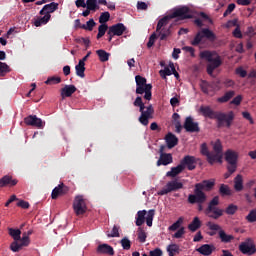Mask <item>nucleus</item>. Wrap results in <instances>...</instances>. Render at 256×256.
I'll return each instance as SVG.
<instances>
[{
  "label": "nucleus",
  "instance_id": "obj_19",
  "mask_svg": "<svg viewBox=\"0 0 256 256\" xmlns=\"http://www.w3.org/2000/svg\"><path fill=\"white\" fill-rule=\"evenodd\" d=\"M127 31V27L123 23H117L109 27V33L117 37H121Z\"/></svg>",
  "mask_w": 256,
  "mask_h": 256
},
{
  "label": "nucleus",
  "instance_id": "obj_62",
  "mask_svg": "<svg viewBox=\"0 0 256 256\" xmlns=\"http://www.w3.org/2000/svg\"><path fill=\"white\" fill-rule=\"evenodd\" d=\"M150 256H163V250H161L160 248H156L152 251L149 252Z\"/></svg>",
  "mask_w": 256,
  "mask_h": 256
},
{
  "label": "nucleus",
  "instance_id": "obj_27",
  "mask_svg": "<svg viewBox=\"0 0 256 256\" xmlns=\"http://www.w3.org/2000/svg\"><path fill=\"white\" fill-rule=\"evenodd\" d=\"M76 91L77 87H75V85H65V87L61 89V97L62 99H65V97H71Z\"/></svg>",
  "mask_w": 256,
  "mask_h": 256
},
{
  "label": "nucleus",
  "instance_id": "obj_38",
  "mask_svg": "<svg viewBox=\"0 0 256 256\" xmlns=\"http://www.w3.org/2000/svg\"><path fill=\"white\" fill-rule=\"evenodd\" d=\"M76 75L78 77H81V79H84L85 77V63L78 62V64L75 66Z\"/></svg>",
  "mask_w": 256,
  "mask_h": 256
},
{
  "label": "nucleus",
  "instance_id": "obj_54",
  "mask_svg": "<svg viewBox=\"0 0 256 256\" xmlns=\"http://www.w3.org/2000/svg\"><path fill=\"white\" fill-rule=\"evenodd\" d=\"M206 226L208 227V229H210V231H214L216 233H217V231H222L221 226L219 224H215L213 222H207Z\"/></svg>",
  "mask_w": 256,
  "mask_h": 256
},
{
  "label": "nucleus",
  "instance_id": "obj_12",
  "mask_svg": "<svg viewBox=\"0 0 256 256\" xmlns=\"http://www.w3.org/2000/svg\"><path fill=\"white\" fill-rule=\"evenodd\" d=\"M213 152L212 159H214L215 163H223V144H221V140H216L212 142Z\"/></svg>",
  "mask_w": 256,
  "mask_h": 256
},
{
  "label": "nucleus",
  "instance_id": "obj_24",
  "mask_svg": "<svg viewBox=\"0 0 256 256\" xmlns=\"http://www.w3.org/2000/svg\"><path fill=\"white\" fill-rule=\"evenodd\" d=\"M200 153H201V155L206 157L207 162L210 165H214L213 153L209 151V147L207 146V143H202L201 144Z\"/></svg>",
  "mask_w": 256,
  "mask_h": 256
},
{
  "label": "nucleus",
  "instance_id": "obj_30",
  "mask_svg": "<svg viewBox=\"0 0 256 256\" xmlns=\"http://www.w3.org/2000/svg\"><path fill=\"white\" fill-rule=\"evenodd\" d=\"M51 20V14H44L43 17H40L34 21L35 27H41V25H47Z\"/></svg>",
  "mask_w": 256,
  "mask_h": 256
},
{
  "label": "nucleus",
  "instance_id": "obj_50",
  "mask_svg": "<svg viewBox=\"0 0 256 256\" xmlns=\"http://www.w3.org/2000/svg\"><path fill=\"white\" fill-rule=\"evenodd\" d=\"M200 87L201 91L204 92L205 95H209V89H211L213 86L207 81H202Z\"/></svg>",
  "mask_w": 256,
  "mask_h": 256
},
{
  "label": "nucleus",
  "instance_id": "obj_33",
  "mask_svg": "<svg viewBox=\"0 0 256 256\" xmlns=\"http://www.w3.org/2000/svg\"><path fill=\"white\" fill-rule=\"evenodd\" d=\"M184 169L181 164H178L176 167H172L171 171L166 173V177H177L180 173H183Z\"/></svg>",
  "mask_w": 256,
  "mask_h": 256
},
{
  "label": "nucleus",
  "instance_id": "obj_18",
  "mask_svg": "<svg viewBox=\"0 0 256 256\" xmlns=\"http://www.w3.org/2000/svg\"><path fill=\"white\" fill-rule=\"evenodd\" d=\"M168 24H165L159 28V23L156 26V33H158L160 37V41H165L167 37L171 35V25L167 27Z\"/></svg>",
  "mask_w": 256,
  "mask_h": 256
},
{
  "label": "nucleus",
  "instance_id": "obj_6",
  "mask_svg": "<svg viewBox=\"0 0 256 256\" xmlns=\"http://www.w3.org/2000/svg\"><path fill=\"white\" fill-rule=\"evenodd\" d=\"M201 59H206L208 64L206 66V71L208 75L213 76V72L215 69H219L220 65H223V60H221V56L211 51H203L200 53Z\"/></svg>",
  "mask_w": 256,
  "mask_h": 256
},
{
  "label": "nucleus",
  "instance_id": "obj_15",
  "mask_svg": "<svg viewBox=\"0 0 256 256\" xmlns=\"http://www.w3.org/2000/svg\"><path fill=\"white\" fill-rule=\"evenodd\" d=\"M180 165L184 170L185 167H187L188 171H193L197 167V158H195V156L187 155L180 161Z\"/></svg>",
  "mask_w": 256,
  "mask_h": 256
},
{
  "label": "nucleus",
  "instance_id": "obj_60",
  "mask_svg": "<svg viewBox=\"0 0 256 256\" xmlns=\"http://www.w3.org/2000/svg\"><path fill=\"white\" fill-rule=\"evenodd\" d=\"M233 36L236 39H243V34L241 33V28H239V26H237L234 31H233Z\"/></svg>",
  "mask_w": 256,
  "mask_h": 256
},
{
  "label": "nucleus",
  "instance_id": "obj_48",
  "mask_svg": "<svg viewBox=\"0 0 256 256\" xmlns=\"http://www.w3.org/2000/svg\"><path fill=\"white\" fill-rule=\"evenodd\" d=\"M181 225H183V217L178 218L168 229L169 231H177V229H181Z\"/></svg>",
  "mask_w": 256,
  "mask_h": 256
},
{
  "label": "nucleus",
  "instance_id": "obj_26",
  "mask_svg": "<svg viewBox=\"0 0 256 256\" xmlns=\"http://www.w3.org/2000/svg\"><path fill=\"white\" fill-rule=\"evenodd\" d=\"M170 163H173V155H171V153L160 154V158L157 161L158 167H161V165H170Z\"/></svg>",
  "mask_w": 256,
  "mask_h": 256
},
{
  "label": "nucleus",
  "instance_id": "obj_56",
  "mask_svg": "<svg viewBox=\"0 0 256 256\" xmlns=\"http://www.w3.org/2000/svg\"><path fill=\"white\" fill-rule=\"evenodd\" d=\"M156 39H157V33L154 32V33L151 34V36L149 37V41H148V43H147V47H148V48L153 47V45H155Z\"/></svg>",
  "mask_w": 256,
  "mask_h": 256
},
{
  "label": "nucleus",
  "instance_id": "obj_5",
  "mask_svg": "<svg viewBox=\"0 0 256 256\" xmlns=\"http://www.w3.org/2000/svg\"><path fill=\"white\" fill-rule=\"evenodd\" d=\"M191 10L187 6H182L180 8H176L173 12L169 15L164 16L158 21V29H161L163 25H169L170 19H180L181 21L185 19H191Z\"/></svg>",
  "mask_w": 256,
  "mask_h": 256
},
{
  "label": "nucleus",
  "instance_id": "obj_52",
  "mask_svg": "<svg viewBox=\"0 0 256 256\" xmlns=\"http://www.w3.org/2000/svg\"><path fill=\"white\" fill-rule=\"evenodd\" d=\"M138 240L140 243H145L147 241V233L141 228L138 229Z\"/></svg>",
  "mask_w": 256,
  "mask_h": 256
},
{
  "label": "nucleus",
  "instance_id": "obj_1",
  "mask_svg": "<svg viewBox=\"0 0 256 256\" xmlns=\"http://www.w3.org/2000/svg\"><path fill=\"white\" fill-rule=\"evenodd\" d=\"M200 113L208 119H216L217 127L219 128L227 127L229 129L235 120V113L233 111H229L228 113L215 111L211 109V106H201Z\"/></svg>",
  "mask_w": 256,
  "mask_h": 256
},
{
  "label": "nucleus",
  "instance_id": "obj_64",
  "mask_svg": "<svg viewBox=\"0 0 256 256\" xmlns=\"http://www.w3.org/2000/svg\"><path fill=\"white\" fill-rule=\"evenodd\" d=\"M242 117H244V119H247V121H249L251 125L255 123L253 121V117H251V114L249 112H242Z\"/></svg>",
  "mask_w": 256,
  "mask_h": 256
},
{
  "label": "nucleus",
  "instance_id": "obj_4",
  "mask_svg": "<svg viewBox=\"0 0 256 256\" xmlns=\"http://www.w3.org/2000/svg\"><path fill=\"white\" fill-rule=\"evenodd\" d=\"M134 107H139V112L141 113L138 118L139 123L147 127L149 125V119H153V115L155 114V109L153 105H148L145 107V103H143V98L141 96H137L135 101L133 102Z\"/></svg>",
  "mask_w": 256,
  "mask_h": 256
},
{
  "label": "nucleus",
  "instance_id": "obj_23",
  "mask_svg": "<svg viewBox=\"0 0 256 256\" xmlns=\"http://www.w3.org/2000/svg\"><path fill=\"white\" fill-rule=\"evenodd\" d=\"M96 251L99 255H110V256L115 255V250L109 244L98 245Z\"/></svg>",
  "mask_w": 256,
  "mask_h": 256
},
{
  "label": "nucleus",
  "instance_id": "obj_36",
  "mask_svg": "<svg viewBox=\"0 0 256 256\" xmlns=\"http://www.w3.org/2000/svg\"><path fill=\"white\" fill-rule=\"evenodd\" d=\"M201 227V220L199 217H195L192 222L188 225L189 231H192V233H195L197 229H200Z\"/></svg>",
  "mask_w": 256,
  "mask_h": 256
},
{
  "label": "nucleus",
  "instance_id": "obj_49",
  "mask_svg": "<svg viewBox=\"0 0 256 256\" xmlns=\"http://www.w3.org/2000/svg\"><path fill=\"white\" fill-rule=\"evenodd\" d=\"M120 245L122 246V249L129 251V249H131V240H129L127 237H124L121 239Z\"/></svg>",
  "mask_w": 256,
  "mask_h": 256
},
{
  "label": "nucleus",
  "instance_id": "obj_21",
  "mask_svg": "<svg viewBox=\"0 0 256 256\" xmlns=\"http://www.w3.org/2000/svg\"><path fill=\"white\" fill-rule=\"evenodd\" d=\"M19 183L18 179H13V176L5 175L0 179V189H3V187H15Z\"/></svg>",
  "mask_w": 256,
  "mask_h": 256
},
{
  "label": "nucleus",
  "instance_id": "obj_57",
  "mask_svg": "<svg viewBox=\"0 0 256 256\" xmlns=\"http://www.w3.org/2000/svg\"><path fill=\"white\" fill-rule=\"evenodd\" d=\"M185 234V227H181L177 230V232L173 235L174 239H181Z\"/></svg>",
  "mask_w": 256,
  "mask_h": 256
},
{
  "label": "nucleus",
  "instance_id": "obj_29",
  "mask_svg": "<svg viewBox=\"0 0 256 256\" xmlns=\"http://www.w3.org/2000/svg\"><path fill=\"white\" fill-rule=\"evenodd\" d=\"M218 193L220 197H231L233 195V190L227 184H220Z\"/></svg>",
  "mask_w": 256,
  "mask_h": 256
},
{
  "label": "nucleus",
  "instance_id": "obj_7",
  "mask_svg": "<svg viewBox=\"0 0 256 256\" xmlns=\"http://www.w3.org/2000/svg\"><path fill=\"white\" fill-rule=\"evenodd\" d=\"M136 82V95H143L146 101H151L153 99V93L151 92L153 89V85L147 84V78L137 75L135 76Z\"/></svg>",
  "mask_w": 256,
  "mask_h": 256
},
{
  "label": "nucleus",
  "instance_id": "obj_14",
  "mask_svg": "<svg viewBox=\"0 0 256 256\" xmlns=\"http://www.w3.org/2000/svg\"><path fill=\"white\" fill-rule=\"evenodd\" d=\"M184 129L187 133H199V131H201V128H199V122H194L191 116L186 117Z\"/></svg>",
  "mask_w": 256,
  "mask_h": 256
},
{
  "label": "nucleus",
  "instance_id": "obj_63",
  "mask_svg": "<svg viewBox=\"0 0 256 256\" xmlns=\"http://www.w3.org/2000/svg\"><path fill=\"white\" fill-rule=\"evenodd\" d=\"M241 101H243V96L238 95L231 101V105H241Z\"/></svg>",
  "mask_w": 256,
  "mask_h": 256
},
{
  "label": "nucleus",
  "instance_id": "obj_45",
  "mask_svg": "<svg viewBox=\"0 0 256 256\" xmlns=\"http://www.w3.org/2000/svg\"><path fill=\"white\" fill-rule=\"evenodd\" d=\"M11 69L9 68V65L5 62H0V77H5L7 73H9Z\"/></svg>",
  "mask_w": 256,
  "mask_h": 256
},
{
  "label": "nucleus",
  "instance_id": "obj_17",
  "mask_svg": "<svg viewBox=\"0 0 256 256\" xmlns=\"http://www.w3.org/2000/svg\"><path fill=\"white\" fill-rule=\"evenodd\" d=\"M69 193V187L65 186V184L61 183L57 187L52 190L51 197L52 199H57L63 195H67Z\"/></svg>",
  "mask_w": 256,
  "mask_h": 256
},
{
  "label": "nucleus",
  "instance_id": "obj_51",
  "mask_svg": "<svg viewBox=\"0 0 256 256\" xmlns=\"http://www.w3.org/2000/svg\"><path fill=\"white\" fill-rule=\"evenodd\" d=\"M109 19H111V14L109 12H103V13H101V15L99 17V23L104 25L103 23H107V21H109Z\"/></svg>",
  "mask_w": 256,
  "mask_h": 256
},
{
  "label": "nucleus",
  "instance_id": "obj_3",
  "mask_svg": "<svg viewBox=\"0 0 256 256\" xmlns=\"http://www.w3.org/2000/svg\"><path fill=\"white\" fill-rule=\"evenodd\" d=\"M219 196H214L212 200L208 203V207L206 208V215L210 217V219H219L223 217V214L226 215H235L237 211H239V207L235 204H230L228 207L223 210L219 207Z\"/></svg>",
  "mask_w": 256,
  "mask_h": 256
},
{
  "label": "nucleus",
  "instance_id": "obj_35",
  "mask_svg": "<svg viewBox=\"0 0 256 256\" xmlns=\"http://www.w3.org/2000/svg\"><path fill=\"white\" fill-rule=\"evenodd\" d=\"M145 215H147V210H140L137 212L136 216V226L141 227L145 223Z\"/></svg>",
  "mask_w": 256,
  "mask_h": 256
},
{
  "label": "nucleus",
  "instance_id": "obj_2",
  "mask_svg": "<svg viewBox=\"0 0 256 256\" xmlns=\"http://www.w3.org/2000/svg\"><path fill=\"white\" fill-rule=\"evenodd\" d=\"M213 187H215V180H203L200 183H196L194 193L188 195L187 202L190 205L205 203L207 201V194L204 191H211Z\"/></svg>",
  "mask_w": 256,
  "mask_h": 256
},
{
  "label": "nucleus",
  "instance_id": "obj_20",
  "mask_svg": "<svg viewBox=\"0 0 256 256\" xmlns=\"http://www.w3.org/2000/svg\"><path fill=\"white\" fill-rule=\"evenodd\" d=\"M239 251H241L243 255H255V244H249V242H242L239 245Z\"/></svg>",
  "mask_w": 256,
  "mask_h": 256
},
{
  "label": "nucleus",
  "instance_id": "obj_55",
  "mask_svg": "<svg viewBox=\"0 0 256 256\" xmlns=\"http://www.w3.org/2000/svg\"><path fill=\"white\" fill-rule=\"evenodd\" d=\"M160 75L163 79H166L170 75H173V72L171 71V68L165 67L164 70H160Z\"/></svg>",
  "mask_w": 256,
  "mask_h": 256
},
{
  "label": "nucleus",
  "instance_id": "obj_41",
  "mask_svg": "<svg viewBox=\"0 0 256 256\" xmlns=\"http://www.w3.org/2000/svg\"><path fill=\"white\" fill-rule=\"evenodd\" d=\"M179 251H181V250L179 248V245H177V244H170L167 246V252H168L169 256H175V255L179 254Z\"/></svg>",
  "mask_w": 256,
  "mask_h": 256
},
{
  "label": "nucleus",
  "instance_id": "obj_46",
  "mask_svg": "<svg viewBox=\"0 0 256 256\" xmlns=\"http://www.w3.org/2000/svg\"><path fill=\"white\" fill-rule=\"evenodd\" d=\"M86 7L89 11H97L99 6L97 5V0H87Z\"/></svg>",
  "mask_w": 256,
  "mask_h": 256
},
{
  "label": "nucleus",
  "instance_id": "obj_25",
  "mask_svg": "<svg viewBox=\"0 0 256 256\" xmlns=\"http://www.w3.org/2000/svg\"><path fill=\"white\" fill-rule=\"evenodd\" d=\"M164 139L168 149H173V147H177V145H179V138H177V136L171 132L166 134Z\"/></svg>",
  "mask_w": 256,
  "mask_h": 256
},
{
  "label": "nucleus",
  "instance_id": "obj_28",
  "mask_svg": "<svg viewBox=\"0 0 256 256\" xmlns=\"http://www.w3.org/2000/svg\"><path fill=\"white\" fill-rule=\"evenodd\" d=\"M215 250V246L211 244H204L201 247H199L196 251L200 253V255L209 256L213 253Z\"/></svg>",
  "mask_w": 256,
  "mask_h": 256
},
{
  "label": "nucleus",
  "instance_id": "obj_53",
  "mask_svg": "<svg viewBox=\"0 0 256 256\" xmlns=\"http://www.w3.org/2000/svg\"><path fill=\"white\" fill-rule=\"evenodd\" d=\"M246 221H248V223L256 222V209H253L249 212V214L246 216Z\"/></svg>",
  "mask_w": 256,
  "mask_h": 256
},
{
  "label": "nucleus",
  "instance_id": "obj_22",
  "mask_svg": "<svg viewBox=\"0 0 256 256\" xmlns=\"http://www.w3.org/2000/svg\"><path fill=\"white\" fill-rule=\"evenodd\" d=\"M59 9V3L51 2L50 4H46L40 10V15H51V13H55Z\"/></svg>",
  "mask_w": 256,
  "mask_h": 256
},
{
  "label": "nucleus",
  "instance_id": "obj_11",
  "mask_svg": "<svg viewBox=\"0 0 256 256\" xmlns=\"http://www.w3.org/2000/svg\"><path fill=\"white\" fill-rule=\"evenodd\" d=\"M179 189H183V182L172 180L167 182L165 187L157 192V195H168V193H173V191H179Z\"/></svg>",
  "mask_w": 256,
  "mask_h": 256
},
{
  "label": "nucleus",
  "instance_id": "obj_42",
  "mask_svg": "<svg viewBox=\"0 0 256 256\" xmlns=\"http://www.w3.org/2000/svg\"><path fill=\"white\" fill-rule=\"evenodd\" d=\"M155 217V209H151L148 211L146 216V225L148 227H153V219Z\"/></svg>",
  "mask_w": 256,
  "mask_h": 256
},
{
  "label": "nucleus",
  "instance_id": "obj_34",
  "mask_svg": "<svg viewBox=\"0 0 256 256\" xmlns=\"http://www.w3.org/2000/svg\"><path fill=\"white\" fill-rule=\"evenodd\" d=\"M234 189L238 193L241 192V190L243 189V176L241 174H238L234 178Z\"/></svg>",
  "mask_w": 256,
  "mask_h": 256
},
{
  "label": "nucleus",
  "instance_id": "obj_40",
  "mask_svg": "<svg viewBox=\"0 0 256 256\" xmlns=\"http://www.w3.org/2000/svg\"><path fill=\"white\" fill-rule=\"evenodd\" d=\"M219 238L221 239L222 243H231L235 237L233 235H228L223 230L219 231Z\"/></svg>",
  "mask_w": 256,
  "mask_h": 256
},
{
  "label": "nucleus",
  "instance_id": "obj_13",
  "mask_svg": "<svg viewBox=\"0 0 256 256\" xmlns=\"http://www.w3.org/2000/svg\"><path fill=\"white\" fill-rule=\"evenodd\" d=\"M25 125L29 127H36V129H43L45 127V122L37 117V115H29L24 118Z\"/></svg>",
  "mask_w": 256,
  "mask_h": 256
},
{
  "label": "nucleus",
  "instance_id": "obj_37",
  "mask_svg": "<svg viewBox=\"0 0 256 256\" xmlns=\"http://www.w3.org/2000/svg\"><path fill=\"white\" fill-rule=\"evenodd\" d=\"M120 230H121L120 226L114 225L111 231H106V235L108 239L121 237V235L119 234Z\"/></svg>",
  "mask_w": 256,
  "mask_h": 256
},
{
  "label": "nucleus",
  "instance_id": "obj_61",
  "mask_svg": "<svg viewBox=\"0 0 256 256\" xmlns=\"http://www.w3.org/2000/svg\"><path fill=\"white\" fill-rule=\"evenodd\" d=\"M148 8H149V6L147 5V3L138 1V3H137V9H138L139 11H147Z\"/></svg>",
  "mask_w": 256,
  "mask_h": 256
},
{
  "label": "nucleus",
  "instance_id": "obj_44",
  "mask_svg": "<svg viewBox=\"0 0 256 256\" xmlns=\"http://www.w3.org/2000/svg\"><path fill=\"white\" fill-rule=\"evenodd\" d=\"M59 83H61V77L59 76L48 77L45 81V85H59Z\"/></svg>",
  "mask_w": 256,
  "mask_h": 256
},
{
  "label": "nucleus",
  "instance_id": "obj_31",
  "mask_svg": "<svg viewBox=\"0 0 256 256\" xmlns=\"http://www.w3.org/2000/svg\"><path fill=\"white\" fill-rule=\"evenodd\" d=\"M233 97H235V91L230 90V91L226 92L223 96L217 98V102L218 103H227V102L231 101V99H233Z\"/></svg>",
  "mask_w": 256,
  "mask_h": 256
},
{
  "label": "nucleus",
  "instance_id": "obj_32",
  "mask_svg": "<svg viewBox=\"0 0 256 256\" xmlns=\"http://www.w3.org/2000/svg\"><path fill=\"white\" fill-rule=\"evenodd\" d=\"M96 55H98L99 61H101V63H107V61H109V58L111 57V53L103 49L97 50Z\"/></svg>",
  "mask_w": 256,
  "mask_h": 256
},
{
  "label": "nucleus",
  "instance_id": "obj_43",
  "mask_svg": "<svg viewBox=\"0 0 256 256\" xmlns=\"http://www.w3.org/2000/svg\"><path fill=\"white\" fill-rule=\"evenodd\" d=\"M95 25H97V23H95V20L90 19L86 22V24H82V26H80V29H84L85 31H93V27H95Z\"/></svg>",
  "mask_w": 256,
  "mask_h": 256
},
{
  "label": "nucleus",
  "instance_id": "obj_9",
  "mask_svg": "<svg viewBox=\"0 0 256 256\" xmlns=\"http://www.w3.org/2000/svg\"><path fill=\"white\" fill-rule=\"evenodd\" d=\"M239 159V153L228 149L225 152V161L228 163L227 169L230 173H235L237 171V161Z\"/></svg>",
  "mask_w": 256,
  "mask_h": 256
},
{
  "label": "nucleus",
  "instance_id": "obj_10",
  "mask_svg": "<svg viewBox=\"0 0 256 256\" xmlns=\"http://www.w3.org/2000/svg\"><path fill=\"white\" fill-rule=\"evenodd\" d=\"M74 213L79 217L87 213V203L83 195H78L75 197L73 202Z\"/></svg>",
  "mask_w": 256,
  "mask_h": 256
},
{
  "label": "nucleus",
  "instance_id": "obj_58",
  "mask_svg": "<svg viewBox=\"0 0 256 256\" xmlns=\"http://www.w3.org/2000/svg\"><path fill=\"white\" fill-rule=\"evenodd\" d=\"M236 75H239L244 79V77H247V70L243 69V67L236 68Z\"/></svg>",
  "mask_w": 256,
  "mask_h": 256
},
{
  "label": "nucleus",
  "instance_id": "obj_47",
  "mask_svg": "<svg viewBox=\"0 0 256 256\" xmlns=\"http://www.w3.org/2000/svg\"><path fill=\"white\" fill-rule=\"evenodd\" d=\"M107 29H109V26L107 24H101L98 27V34L96 36L97 39H101L107 33Z\"/></svg>",
  "mask_w": 256,
  "mask_h": 256
},
{
  "label": "nucleus",
  "instance_id": "obj_8",
  "mask_svg": "<svg viewBox=\"0 0 256 256\" xmlns=\"http://www.w3.org/2000/svg\"><path fill=\"white\" fill-rule=\"evenodd\" d=\"M203 39L213 42L217 40V35H215L209 28H202L201 31L196 33L194 39L191 40V45H193V47H197L201 45V41H203Z\"/></svg>",
  "mask_w": 256,
  "mask_h": 256
},
{
  "label": "nucleus",
  "instance_id": "obj_39",
  "mask_svg": "<svg viewBox=\"0 0 256 256\" xmlns=\"http://www.w3.org/2000/svg\"><path fill=\"white\" fill-rule=\"evenodd\" d=\"M8 233L14 241H21V231L19 229L8 228Z\"/></svg>",
  "mask_w": 256,
  "mask_h": 256
},
{
  "label": "nucleus",
  "instance_id": "obj_59",
  "mask_svg": "<svg viewBox=\"0 0 256 256\" xmlns=\"http://www.w3.org/2000/svg\"><path fill=\"white\" fill-rule=\"evenodd\" d=\"M16 205L17 207H21V209H29L30 207L29 202L25 200H19Z\"/></svg>",
  "mask_w": 256,
  "mask_h": 256
},
{
  "label": "nucleus",
  "instance_id": "obj_16",
  "mask_svg": "<svg viewBox=\"0 0 256 256\" xmlns=\"http://www.w3.org/2000/svg\"><path fill=\"white\" fill-rule=\"evenodd\" d=\"M23 247H29V240L26 236L22 237L21 240H14L10 244V249L13 251V253H19V250L23 249Z\"/></svg>",
  "mask_w": 256,
  "mask_h": 256
}]
</instances>
